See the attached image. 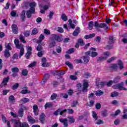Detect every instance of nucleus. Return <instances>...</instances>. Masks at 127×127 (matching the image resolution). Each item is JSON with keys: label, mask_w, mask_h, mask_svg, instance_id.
I'll return each instance as SVG.
<instances>
[{"label": "nucleus", "mask_w": 127, "mask_h": 127, "mask_svg": "<svg viewBox=\"0 0 127 127\" xmlns=\"http://www.w3.org/2000/svg\"><path fill=\"white\" fill-rule=\"evenodd\" d=\"M36 2L33 1L30 2L29 1H24L23 2V7L27 8L28 6H30L29 10L26 11L25 10H23L21 11L20 14V19L22 21H25V13L27 18H31L32 17V14H35V6H36Z\"/></svg>", "instance_id": "f257e3e1"}, {"label": "nucleus", "mask_w": 127, "mask_h": 127, "mask_svg": "<svg viewBox=\"0 0 127 127\" xmlns=\"http://www.w3.org/2000/svg\"><path fill=\"white\" fill-rule=\"evenodd\" d=\"M119 69L120 70H123L124 68H125V66H124V63H123V61L121 60H118V63L117 64H113L111 65V68L112 69V70H114L115 72L118 71V69H119Z\"/></svg>", "instance_id": "f03ea898"}, {"label": "nucleus", "mask_w": 127, "mask_h": 127, "mask_svg": "<svg viewBox=\"0 0 127 127\" xmlns=\"http://www.w3.org/2000/svg\"><path fill=\"white\" fill-rule=\"evenodd\" d=\"M94 27L96 30L98 32L101 31L100 28H104L105 30L109 29V27L107 24L105 23H99L97 21L94 22Z\"/></svg>", "instance_id": "7ed1b4c3"}, {"label": "nucleus", "mask_w": 127, "mask_h": 127, "mask_svg": "<svg viewBox=\"0 0 127 127\" xmlns=\"http://www.w3.org/2000/svg\"><path fill=\"white\" fill-rule=\"evenodd\" d=\"M50 39V40H53L54 39L55 41H57V42H62L63 39H64V37L62 34H53L51 35Z\"/></svg>", "instance_id": "20e7f679"}, {"label": "nucleus", "mask_w": 127, "mask_h": 127, "mask_svg": "<svg viewBox=\"0 0 127 127\" xmlns=\"http://www.w3.org/2000/svg\"><path fill=\"white\" fill-rule=\"evenodd\" d=\"M15 47L17 49H20L19 58H21V57L23 56V54H24V46L21 44H18L15 46Z\"/></svg>", "instance_id": "39448f33"}, {"label": "nucleus", "mask_w": 127, "mask_h": 127, "mask_svg": "<svg viewBox=\"0 0 127 127\" xmlns=\"http://www.w3.org/2000/svg\"><path fill=\"white\" fill-rule=\"evenodd\" d=\"M11 122L14 125V127H21L22 123L19 120H16L15 119H11Z\"/></svg>", "instance_id": "423d86ee"}, {"label": "nucleus", "mask_w": 127, "mask_h": 127, "mask_svg": "<svg viewBox=\"0 0 127 127\" xmlns=\"http://www.w3.org/2000/svg\"><path fill=\"white\" fill-rule=\"evenodd\" d=\"M12 31L14 34H18V28L15 24H13L11 25Z\"/></svg>", "instance_id": "0eeeda50"}, {"label": "nucleus", "mask_w": 127, "mask_h": 127, "mask_svg": "<svg viewBox=\"0 0 127 127\" xmlns=\"http://www.w3.org/2000/svg\"><path fill=\"white\" fill-rule=\"evenodd\" d=\"M45 114L44 113H42L39 117V121L42 125H44L45 123Z\"/></svg>", "instance_id": "6e6552de"}, {"label": "nucleus", "mask_w": 127, "mask_h": 127, "mask_svg": "<svg viewBox=\"0 0 127 127\" xmlns=\"http://www.w3.org/2000/svg\"><path fill=\"white\" fill-rule=\"evenodd\" d=\"M82 92L83 93H87L88 92V88H89V84L88 82H85L83 84Z\"/></svg>", "instance_id": "1a4fd4ad"}, {"label": "nucleus", "mask_w": 127, "mask_h": 127, "mask_svg": "<svg viewBox=\"0 0 127 127\" xmlns=\"http://www.w3.org/2000/svg\"><path fill=\"white\" fill-rule=\"evenodd\" d=\"M42 67H49L50 64L48 63H46V58H43L42 59Z\"/></svg>", "instance_id": "9d476101"}, {"label": "nucleus", "mask_w": 127, "mask_h": 127, "mask_svg": "<svg viewBox=\"0 0 127 127\" xmlns=\"http://www.w3.org/2000/svg\"><path fill=\"white\" fill-rule=\"evenodd\" d=\"M33 112L34 113V114L35 116L38 115V113L39 112V109H38V106H37V105H34L33 107Z\"/></svg>", "instance_id": "9b49d317"}, {"label": "nucleus", "mask_w": 127, "mask_h": 127, "mask_svg": "<svg viewBox=\"0 0 127 127\" xmlns=\"http://www.w3.org/2000/svg\"><path fill=\"white\" fill-rule=\"evenodd\" d=\"M60 123L64 124V127H68V121L66 119H60Z\"/></svg>", "instance_id": "f8f14e48"}, {"label": "nucleus", "mask_w": 127, "mask_h": 127, "mask_svg": "<svg viewBox=\"0 0 127 127\" xmlns=\"http://www.w3.org/2000/svg\"><path fill=\"white\" fill-rule=\"evenodd\" d=\"M123 82L118 84V88L119 91H127V89L123 86Z\"/></svg>", "instance_id": "ddd939ff"}, {"label": "nucleus", "mask_w": 127, "mask_h": 127, "mask_svg": "<svg viewBox=\"0 0 127 127\" xmlns=\"http://www.w3.org/2000/svg\"><path fill=\"white\" fill-rule=\"evenodd\" d=\"M83 60L84 64H87L89 63V61H90V57L89 56H83L81 57Z\"/></svg>", "instance_id": "4468645a"}, {"label": "nucleus", "mask_w": 127, "mask_h": 127, "mask_svg": "<svg viewBox=\"0 0 127 127\" xmlns=\"http://www.w3.org/2000/svg\"><path fill=\"white\" fill-rule=\"evenodd\" d=\"M27 120L29 123H30V124H32L33 125L35 124V123H36V121H35L34 119L32 118L31 116H28Z\"/></svg>", "instance_id": "2eb2a0df"}, {"label": "nucleus", "mask_w": 127, "mask_h": 127, "mask_svg": "<svg viewBox=\"0 0 127 127\" xmlns=\"http://www.w3.org/2000/svg\"><path fill=\"white\" fill-rule=\"evenodd\" d=\"M18 115L19 118H22L23 115H24V111H23V109L22 108H20L18 111Z\"/></svg>", "instance_id": "dca6fc26"}, {"label": "nucleus", "mask_w": 127, "mask_h": 127, "mask_svg": "<svg viewBox=\"0 0 127 127\" xmlns=\"http://www.w3.org/2000/svg\"><path fill=\"white\" fill-rule=\"evenodd\" d=\"M105 94V92L101 90H97L95 91V95L97 97H100V96H103Z\"/></svg>", "instance_id": "f3484780"}, {"label": "nucleus", "mask_w": 127, "mask_h": 127, "mask_svg": "<svg viewBox=\"0 0 127 127\" xmlns=\"http://www.w3.org/2000/svg\"><path fill=\"white\" fill-rule=\"evenodd\" d=\"M56 45V41L54 39L52 40L51 42L49 44V48H52Z\"/></svg>", "instance_id": "a211bd4d"}, {"label": "nucleus", "mask_w": 127, "mask_h": 127, "mask_svg": "<svg viewBox=\"0 0 127 127\" xmlns=\"http://www.w3.org/2000/svg\"><path fill=\"white\" fill-rule=\"evenodd\" d=\"M4 56L6 58H9V57H10V53L9 52V50H5L4 52Z\"/></svg>", "instance_id": "6ab92c4d"}, {"label": "nucleus", "mask_w": 127, "mask_h": 127, "mask_svg": "<svg viewBox=\"0 0 127 127\" xmlns=\"http://www.w3.org/2000/svg\"><path fill=\"white\" fill-rule=\"evenodd\" d=\"M96 35V34L93 33L89 35H86L84 36L85 39H90V38H93V37H95Z\"/></svg>", "instance_id": "aec40b11"}, {"label": "nucleus", "mask_w": 127, "mask_h": 127, "mask_svg": "<svg viewBox=\"0 0 127 127\" xmlns=\"http://www.w3.org/2000/svg\"><path fill=\"white\" fill-rule=\"evenodd\" d=\"M8 100L9 102H11V104H14V102H15V98L14 97V96H9L8 98Z\"/></svg>", "instance_id": "412c9836"}, {"label": "nucleus", "mask_w": 127, "mask_h": 127, "mask_svg": "<svg viewBox=\"0 0 127 127\" xmlns=\"http://www.w3.org/2000/svg\"><path fill=\"white\" fill-rule=\"evenodd\" d=\"M108 44L112 45L115 43V40L114 39V36H110L109 37Z\"/></svg>", "instance_id": "4be33fe9"}, {"label": "nucleus", "mask_w": 127, "mask_h": 127, "mask_svg": "<svg viewBox=\"0 0 127 127\" xmlns=\"http://www.w3.org/2000/svg\"><path fill=\"white\" fill-rule=\"evenodd\" d=\"M53 107V104L51 102H47L44 106L45 110H46L48 108H50Z\"/></svg>", "instance_id": "5701e85b"}, {"label": "nucleus", "mask_w": 127, "mask_h": 127, "mask_svg": "<svg viewBox=\"0 0 127 127\" xmlns=\"http://www.w3.org/2000/svg\"><path fill=\"white\" fill-rule=\"evenodd\" d=\"M29 99L24 97L20 100V103H22V104H26V103L29 102Z\"/></svg>", "instance_id": "b1692460"}, {"label": "nucleus", "mask_w": 127, "mask_h": 127, "mask_svg": "<svg viewBox=\"0 0 127 127\" xmlns=\"http://www.w3.org/2000/svg\"><path fill=\"white\" fill-rule=\"evenodd\" d=\"M45 38V36H44V35L41 34L39 37V41H38V43H41L43 40H44Z\"/></svg>", "instance_id": "393cba45"}, {"label": "nucleus", "mask_w": 127, "mask_h": 127, "mask_svg": "<svg viewBox=\"0 0 127 127\" xmlns=\"http://www.w3.org/2000/svg\"><path fill=\"white\" fill-rule=\"evenodd\" d=\"M61 18L63 21H67L68 20V16L65 13L62 14Z\"/></svg>", "instance_id": "a878e982"}, {"label": "nucleus", "mask_w": 127, "mask_h": 127, "mask_svg": "<svg viewBox=\"0 0 127 127\" xmlns=\"http://www.w3.org/2000/svg\"><path fill=\"white\" fill-rule=\"evenodd\" d=\"M121 77L120 76H117L115 77L113 79V83H114L115 84H117V83H119V81L121 80Z\"/></svg>", "instance_id": "bb28decb"}, {"label": "nucleus", "mask_w": 127, "mask_h": 127, "mask_svg": "<svg viewBox=\"0 0 127 127\" xmlns=\"http://www.w3.org/2000/svg\"><path fill=\"white\" fill-rule=\"evenodd\" d=\"M78 100L73 101L71 104V108H76V106L78 105Z\"/></svg>", "instance_id": "cd10ccee"}, {"label": "nucleus", "mask_w": 127, "mask_h": 127, "mask_svg": "<svg viewBox=\"0 0 127 127\" xmlns=\"http://www.w3.org/2000/svg\"><path fill=\"white\" fill-rule=\"evenodd\" d=\"M68 119L69 120V122L70 123V124H73V123H75V119H74V117L69 116L68 117Z\"/></svg>", "instance_id": "c85d7f7f"}, {"label": "nucleus", "mask_w": 127, "mask_h": 127, "mask_svg": "<svg viewBox=\"0 0 127 127\" xmlns=\"http://www.w3.org/2000/svg\"><path fill=\"white\" fill-rule=\"evenodd\" d=\"M77 43L80 46H84V45H85V43H84V41L82 39H79L77 41Z\"/></svg>", "instance_id": "c756f323"}, {"label": "nucleus", "mask_w": 127, "mask_h": 127, "mask_svg": "<svg viewBox=\"0 0 127 127\" xmlns=\"http://www.w3.org/2000/svg\"><path fill=\"white\" fill-rule=\"evenodd\" d=\"M11 71L12 73H18L19 69H18V67H14L11 68Z\"/></svg>", "instance_id": "7c9ffc66"}, {"label": "nucleus", "mask_w": 127, "mask_h": 127, "mask_svg": "<svg viewBox=\"0 0 127 127\" xmlns=\"http://www.w3.org/2000/svg\"><path fill=\"white\" fill-rule=\"evenodd\" d=\"M38 29L34 28L32 31L31 35H36L38 33Z\"/></svg>", "instance_id": "2f4dec72"}, {"label": "nucleus", "mask_w": 127, "mask_h": 127, "mask_svg": "<svg viewBox=\"0 0 127 127\" xmlns=\"http://www.w3.org/2000/svg\"><path fill=\"white\" fill-rule=\"evenodd\" d=\"M19 38L21 42H22V43H26V41H25V40L24 39V37H23V36H22V35H20Z\"/></svg>", "instance_id": "473e14b6"}, {"label": "nucleus", "mask_w": 127, "mask_h": 127, "mask_svg": "<svg viewBox=\"0 0 127 127\" xmlns=\"http://www.w3.org/2000/svg\"><path fill=\"white\" fill-rule=\"evenodd\" d=\"M65 65H67V66H68L70 69H73V68H74L73 64H72L69 62H65Z\"/></svg>", "instance_id": "72a5a7b5"}, {"label": "nucleus", "mask_w": 127, "mask_h": 127, "mask_svg": "<svg viewBox=\"0 0 127 127\" xmlns=\"http://www.w3.org/2000/svg\"><path fill=\"white\" fill-rule=\"evenodd\" d=\"M74 48H71L66 51V54H72V53H74Z\"/></svg>", "instance_id": "f704fd0d"}, {"label": "nucleus", "mask_w": 127, "mask_h": 127, "mask_svg": "<svg viewBox=\"0 0 127 127\" xmlns=\"http://www.w3.org/2000/svg\"><path fill=\"white\" fill-rule=\"evenodd\" d=\"M93 24H94V22L90 21L88 23V28L89 30H92L93 29Z\"/></svg>", "instance_id": "c9c22d12"}, {"label": "nucleus", "mask_w": 127, "mask_h": 127, "mask_svg": "<svg viewBox=\"0 0 127 127\" xmlns=\"http://www.w3.org/2000/svg\"><path fill=\"white\" fill-rule=\"evenodd\" d=\"M28 74V71L26 69H24L22 71V75L23 76H27Z\"/></svg>", "instance_id": "e433bc0d"}, {"label": "nucleus", "mask_w": 127, "mask_h": 127, "mask_svg": "<svg viewBox=\"0 0 127 127\" xmlns=\"http://www.w3.org/2000/svg\"><path fill=\"white\" fill-rule=\"evenodd\" d=\"M57 98V94L55 93H53L51 96V100H52V101L55 100Z\"/></svg>", "instance_id": "4c0bfd02"}, {"label": "nucleus", "mask_w": 127, "mask_h": 127, "mask_svg": "<svg viewBox=\"0 0 127 127\" xmlns=\"http://www.w3.org/2000/svg\"><path fill=\"white\" fill-rule=\"evenodd\" d=\"M118 96H119V92L115 91L111 93V97L112 98H115V97H118Z\"/></svg>", "instance_id": "58836bf2"}, {"label": "nucleus", "mask_w": 127, "mask_h": 127, "mask_svg": "<svg viewBox=\"0 0 127 127\" xmlns=\"http://www.w3.org/2000/svg\"><path fill=\"white\" fill-rule=\"evenodd\" d=\"M19 87V84L18 83H15L12 87H11V89L12 90H16L17 88Z\"/></svg>", "instance_id": "ea45409f"}, {"label": "nucleus", "mask_w": 127, "mask_h": 127, "mask_svg": "<svg viewBox=\"0 0 127 127\" xmlns=\"http://www.w3.org/2000/svg\"><path fill=\"white\" fill-rule=\"evenodd\" d=\"M101 116L102 117H107L108 116V111L105 110L101 112Z\"/></svg>", "instance_id": "a19ab883"}, {"label": "nucleus", "mask_w": 127, "mask_h": 127, "mask_svg": "<svg viewBox=\"0 0 127 127\" xmlns=\"http://www.w3.org/2000/svg\"><path fill=\"white\" fill-rule=\"evenodd\" d=\"M20 93L21 94H23V95H24L25 94H30V91H28V90L27 89H24L22 90Z\"/></svg>", "instance_id": "79ce46f5"}, {"label": "nucleus", "mask_w": 127, "mask_h": 127, "mask_svg": "<svg viewBox=\"0 0 127 127\" xmlns=\"http://www.w3.org/2000/svg\"><path fill=\"white\" fill-rule=\"evenodd\" d=\"M92 117L95 121H97V120H98V116L96 114V112L92 111Z\"/></svg>", "instance_id": "37998d69"}, {"label": "nucleus", "mask_w": 127, "mask_h": 127, "mask_svg": "<svg viewBox=\"0 0 127 127\" xmlns=\"http://www.w3.org/2000/svg\"><path fill=\"white\" fill-rule=\"evenodd\" d=\"M120 113H121V110L120 109H118L115 111V114H111V116L112 117H116V116H118V115H119V114H120Z\"/></svg>", "instance_id": "c03bdc74"}, {"label": "nucleus", "mask_w": 127, "mask_h": 127, "mask_svg": "<svg viewBox=\"0 0 127 127\" xmlns=\"http://www.w3.org/2000/svg\"><path fill=\"white\" fill-rule=\"evenodd\" d=\"M44 33H45L46 35H50V34H51L50 31L47 29H44Z\"/></svg>", "instance_id": "a18cd8bd"}, {"label": "nucleus", "mask_w": 127, "mask_h": 127, "mask_svg": "<svg viewBox=\"0 0 127 127\" xmlns=\"http://www.w3.org/2000/svg\"><path fill=\"white\" fill-rule=\"evenodd\" d=\"M102 39V38L100 36H97L96 38L94 39L95 41L96 42H97V43H100L101 42V40Z\"/></svg>", "instance_id": "49530a36"}, {"label": "nucleus", "mask_w": 127, "mask_h": 127, "mask_svg": "<svg viewBox=\"0 0 127 127\" xmlns=\"http://www.w3.org/2000/svg\"><path fill=\"white\" fill-rule=\"evenodd\" d=\"M31 54H32V52H27L25 55L26 59H29Z\"/></svg>", "instance_id": "de8ad7c7"}, {"label": "nucleus", "mask_w": 127, "mask_h": 127, "mask_svg": "<svg viewBox=\"0 0 127 127\" xmlns=\"http://www.w3.org/2000/svg\"><path fill=\"white\" fill-rule=\"evenodd\" d=\"M53 15H54V12L51 11L48 16L50 19H52L53 18Z\"/></svg>", "instance_id": "09e8293b"}, {"label": "nucleus", "mask_w": 127, "mask_h": 127, "mask_svg": "<svg viewBox=\"0 0 127 127\" xmlns=\"http://www.w3.org/2000/svg\"><path fill=\"white\" fill-rule=\"evenodd\" d=\"M36 63H37V62L36 61L33 62L29 65H28V67H29L30 68L34 67V66L36 65Z\"/></svg>", "instance_id": "8fccbe9b"}, {"label": "nucleus", "mask_w": 127, "mask_h": 127, "mask_svg": "<svg viewBox=\"0 0 127 127\" xmlns=\"http://www.w3.org/2000/svg\"><path fill=\"white\" fill-rule=\"evenodd\" d=\"M91 56L93 58H94V57H96V56H98V53L96 52H92L91 53Z\"/></svg>", "instance_id": "3c124183"}, {"label": "nucleus", "mask_w": 127, "mask_h": 127, "mask_svg": "<svg viewBox=\"0 0 127 127\" xmlns=\"http://www.w3.org/2000/svg\"><path fill=\"white\" fill-rule=\"evenodd\" d=\"M61 111V109H59L57 110H56V111H55L54 113V116H58V115L60 114Z\"/></svg>", "instance_id": "603ef678"}, {"label": "nucleus", "mask_w": 127, "mask_h": 127, "mask_svg": "<svg viewBox=\"0 0 127 127\" xmlns=\"http://www.w3.org/2000/svg\"><path fill=\"white\" fill-rule=\"evenodd\" d=\"M115 60H116V57H112L107 61V62L108 63H111V62H113V61H115Z\"/></svg>", "instance_id": "864d4df0"}, {"label": "nucleus", "mask_w": 127, "mask_h": 127, "mask_svg": "<svg viewBox=\"0 0 127 127\" xmlns=\"http://www.w3.org/2000/svg\"><path fill=\"white\" fill-rule=\"evenodd\" d=\"M36 49L37 51H41L43 49V48H42V46L41 45H38L37 46Z\"/></svg>", "instance_id": "5fc2aeb1"}, {"label": "nucleus", "mask_w": 127, "mask_h": 127, "mask_svg": "<svg viewBox=\"0 0 127 127\" xmlns=\"http://www.w3.org/2000/svg\"><path fill=\"white\" fill-rule=\"evenodd\" d=\"M101 105L100 103H97L95 105V109H96V110H100V109H101Z\"/></svg>", "instance_id": "6e6d98bb"}, {"label": "nucleus", "mask_w": 127, "mask_h": 127, "mask_svg": "<svg viewBox=\"0 0 127 127\" xmlns=\"http://www.w3.org/2000/svg\"><path fill=\"white\" fill-rule=\"evenodd\" d=\"M10 15L12 17L16 16V11L12 10L10 12Z\"/></svg>", "instance_id": "4d7b16f0"}, {"label": "nucleus", "mask_w": 127, "mask_h": 127, "mask_svg": "<svg viewBox=\"0 0 127 127\" xmlns=\"http://www.w3.org/2000/svg\"><path fill=\"white\" fill-rule=\"evenodd\" d=\"M7 93H9V90L4 89L2 91V95L3 96L7 95Z\"/></svg>", "instance_id": "13d9d810"}, {"label": "nucleus", "mask_w": 127, "mask_h": 127, "mask_svg": "<svg viewBox=\"0 0 127 127\" xmlns=\"http://www.w3.org/2000/svg\"><path fill=\"white\" fill-rule=\"evenodd\" d=\"M21 127H29V125L26 122H23Z\"/></svg>", "instance_id": "bf43d9fd"}, {"label": "nucleus", "mask_w": 127, "mask_h": 127, "mask_svg": "<svg viewBox=\"0 0 127 127\" xmlns=\"http://www.w3.org/2000/svg\"><path fill=\"white\" fill-rule=\"evenodd\" d=\"M58 32H60V33H63V32H64V30L63 29V28L59 27H58Z\"/></svg>", "instance_id": "052dcab7"}, {"label": "nucleus", "mask_w": 127, "mask_h": 127, "mask_svg": "<svg viewBox=\"0 0 127 127\" xmlns=\"http://www.w3.org/2000/svg\"><path fill=\"white\" fill-rule=\"evenodd\" d=\"M10 45H11V43H9L6 46V48L7 49V50H11L12 48Z\"/></svg>", "instance_id": "680f3d73"}, {"label": "nucleus", "mask_w": 127, "mask_h": 127, "mask_svg": "<svg viewBox=\"0 0 127 127\" xmlns=\"http://www.w3.org/2000/svg\"><path fill=\"white\" fill-rule=\"evenodd\" d=\"M113 83H114L113 80H110L107 83V86L108 87H111V86L113 85Z\"/></svg>", "instance_id": "e2e57ef3"}, {"label": "nucleus", "mask_w": 127, "mask_h": 127, "mask_svg": "<svg viewBox=\"0 0 127 127\" xmlns=\"http://www.w3.org/2000/svg\"><path fill=\"white\" fill-rule=\"evenodd\" d=\"M75 62L77 64H82L83 63V61L81 59L79 60H74Z\"/></svg>", "instance_id": "0e129e2a"}, {"label": "nucleus", "mask_w": 127, "mask_h": 127, "mask_svg": "<svg viewBox=\"0 0 127 127\" xmlns=\"http://www.w3.org/2000/svg\"><path fill=\"white\" fill-rule=\"evenodd\" d=\"M70 79H71V80H77V76L74 75H70Z\"/></svg>", "instance_id": "69168bd1"}, {"label": "nucleus", "mask_w": 127, "mask_h": 127, "mask_svg": "<svg viewBox=\"0 0 127 127\" xmlns=\"http://www.w3.org/2000/svg\"><path fill=\"white\" fill-rule=\"evenodd\" d=\"M70 40V38H65L63 39V42L64 43H67V42H69Z\"/></svg>", "instance_id": "338daca9"}, {"label": "nucleus", "mask_w": 127, "mask_h": 127, "mask_svg": "<svg viewBox=\"0 0 127 127\" xmlns=\"http://www.w3.org/2000/svg\"><path fill=\"white\" fill-rule=\"evenodd\" d=\"M24 36H25V37H28V36H29V35H30V34L29 32V31H25L24 33H23Z\"/></svg>", "instance_id": "774afa93"}]
</instances>
